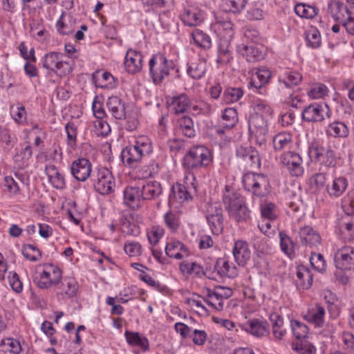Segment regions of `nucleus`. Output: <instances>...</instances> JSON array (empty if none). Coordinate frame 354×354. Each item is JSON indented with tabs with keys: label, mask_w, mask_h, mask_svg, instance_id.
Returning <instances> with one entry per match:
<instances>
[{
	"label": "nucleus",
	"mask_w": 354,
	"mask_h": 354,
	"mask_svg": "<svg viewBox=\"0 0 354 354\" xmlns=\"http://www.w3.org/2000/svg\"><path fill=\"white\" fill-rule=\"evenodd\" d=\"M152 151V147L146 137L139 138L134 145L126 147L121 153L124 163L131 167H135L138 163Z\"/></svg>",
	"instance_id": "1"
},
{
	"label": "nucleus",
	"mask_w": 354,
	"mask_h": 354,
	"mask_svg": "<svg viewBox=\"0 0 354 354\" xmlns=\"http://www.w3.org/2000/svg\"><path fill=\"white\" fill-rule=\"evenodd\" d=\"M242 183L245 189L257 197H264L269 192L270 182L267 176L263 174L246 173L243 176Z\"/></svg>",
	"instance_id": "2"
},
{
	"label": "nucleus",
	"mask_w": 354,
	"mask_h": 354,
	"mask_svg": "<svg viewBox=\"0 0 354 354\" xmlns=\"http://www.w3.org/2000/svg\"><path fill=\"white\" fill-rule=\"evenodd\" d=\"M211 162L210 151L202 145L192 147L183 158V165L188 169L205 167Z\"/></svg>",
	"instance_id": "3"
},
{
	"label": "nucleus",
	"mask_w": 354,
	"mask_h": 354,
	"mask_svg": "<svg viewBox=\"0 0 354 354\" xmlns=\"http://www.w3.org/2000/svg\"><path fill=\"white\" fill-rule=\"evenodd\" d=\"M149 66L153 82L156 84H158L169 75V71L173 68L174 64L171 60H168L164 55L157 54L150 59Z\"/></svg>",
	"instance_id": "4"
},
{
	"label": "nucleus",
	"mask_w": 354,
	"mask_h": 354,
	"mask_svg": "<svg viewBox=\"0 0 354 354\" xmlns=\"http://www.w3.org/2000/svg\"><path fill=\"white\" fill-rule=\"evenodd\" d=\"M93 187L101 194H109L113 191L115 183L111 171L106 167L97 168L91 176Z\"/></svg>",
	"instance_id": "5"
},
{
	"label": "nucleus",
	"mask_w": 354,
	"mask_h": 354,
	"mask_svg": "<svg viewBox=\"0 0 354 354\" xmlns=\"http://www.w3.org/2000/svg\"><path fill=\"white\" fill-rule=\"evenodd\" d=\"M248 130L252 138L259 145L266 143L268 132L266 120L259 113L251 115L248 119Z\"/></svg>",
	"instance_id": "6"
},
{
	"label": "nucleus",
	"mask_w": 354,
	"mask_h": 354,
	"mask_svg": "<svg viewBox=\"0 0 354 354\" xmlns=\"http://www.w3.org/2000/svg\"><path fill=\"white\" fill-rule=\"evenodd\" d=\"M204 212L207 222L213 234L218 235L223 230V209L218 203H208Z\"/></svg>",
	"instance_id": "7"
},
{
	"label": "nucleus",
	"mask_w": 354,
	"mask_h": 354,
	"mask_svg": "<svg viewBox=\"0 0 354 354\" xmlns=\"http://www.w3.org/2000/svg\"><path fill=\"white\" fill-rule=\"evenodd\" d=\"M308 155L326 167H334L336 164L335 153L330 146L313 145L308 149Z\"/></svg>",
	"instance_id": "8"
},
{
	"label": "nucleus",
	"mask_w": 354,
	"mask_h": 354,
	"mask_svg": "<svg viewBox=\"0 0 354 354\" xmlns=\"http://www.w3.org/2000/svg\"><path fill=\"white\" fill-rule=\"evenodd\" d=\"M331 112L326 104L314 103L306 106L302 111V119L307 122H322L330 117Z\"/></svg>",
	"instance_id": "9"
},
{
	"label": "nucleus",
	"mask_w": 354,
	"mask_h": 354,
	"mask_svg": "<svg viewBox=\"0 0 354 354\" xmlns=\"http://www.w3.org/2000/svg\"><path fill=\"white\" fill-rule=\"evenodd\" d=\"M280 159L291 176H301L304 174L303 160L299 153L288 151L282 154Z\"/></svg>",
	"instance_id": "10"
},
{
	"label": "nucleus",
	"mask_w": 354,
	"mask_h": 354,
	"mask_svg": "<svg viewBox=\"0 0 354 354\" xmlns=\"http://www.w3.org/2000/svg\"><path fill=\"white\" fill-rule=\"evenodd\" d=\"M61 279V270L53 265H48L45 267L36 283L39 288L44 289L57 285Z\"/></svg>",
	"instance_id": "11"
},
{
	"label": "nucleus",
	"mask_w": 354,
	"mask_h": 354,
	"mask_svg": "<svg viewBox=\"0 0 354 354\" xmlns=\"http://www.w3.org/2000/svg\"><path fill=\"white\" fill-rule=\"evenodd\" d=\"M239 51L250 62L262 60L266 55L265 47L260 43L241 44Z\"/></svg>",
	"instance_id": "12"
},
{
	"label": "nucleus",
	"mask_w": 354,
	"mask_h": 354,
	"mask_svg": "<svg viewBox=\"0 0 354 354\" xmlns=\"http://www.w3.org/2000/svg\"><path fill=\"white\" fill-rule=\"evenodd\" d=\"M335 263L337 268L342 270L354 269V248L345 246L338 250L335 255Z\"/></svg>",
	"instance_id": "13"
},
{
	"label": "nucleus",
	"mask_w": 354,
	"mask_h": 354,
	"mask_svg": "<svg viewBox=\"0 0 354 354\" xmlns=\"http://www.w3.org/2000/svg\"><path fill=\"white\" fill-rule=\"evenodd\" d=\"M71 170L72 175L79 181L84 182L92 176V165L84 158L74 160L71 166Z\"/></svg>",
	"instance_id": "14"
},
{
	"label": "nucleus",
	"mask_w": 354,
	"mask_h": 354,
	"mask_svg": "<svg viewBox=\"0 0 354 354\" xmlns=\"http://www.w3.org/2000/svg\"><path fill=\"white\" fill-rule=\"evenodd\" d=\"M142 55L140 52L129 50L124 62L126 71L130 74L140 72L142 68Z\"/></svg>",
	"instance_id": "15"
},
{
	"label": "nucleus",
	"mask_w": 354,
	"mask_h": 354,
	"mask_svg": "<svg viewBox=\"0 0 354 354\" xmlns=\"http://www.w3.org/2000/svg\"><path fill=\"white\" fill-rule=\"evenodd\" d=\"M245 331L255 337H262L269 333V324L265 320L252 319L243 324Z\"/></svg>",
	"instance_id": "16"
},
{
	"label": "nucleus",
	"mask_w": 354,
	"mask_h": 354,
	"mask_svg": "<svg viewBox=\"0 0 354 354\" xmlns=\"http://www.w3.org/2000/svg\"><path fill=\"white\" fill-rule=\"evenodd\" d=\"M233 255L238 265L244 266L251 257V251L248 244L243 241L235 242L233 248Z\"/></svg>",
	"instance_id": "17"
},
{
	"label": "nucleus",
	"mask_w": 354,
	"mask_h": 354,
	"mask_svg": "<svg viewBox=\"0 0 354 354\" xmlns=\"http://www.w3.org/2000/svg\"><path fill=\"white\" fill-rule=\"evenodd\" d=\"M299 236L302 244L308 245L310 247L317 246L321 242L319 234L312 227L306 225L299 229Z\"/></svg>",
	"instance_id": "18"
},
{
	"label": "nucleus",
	"mask_w": 354,
	"mask_h": 354,
	"mask_svg": "<svg viewBox=\"0 0 354 354\" xmlns=\"http://www.w3.org/2000/svg\"><path fill=\"white\" fill-rule=\"evenodd\" d=\"M349 9L338 0H330L328 4V12L335 21L340 23L351 14Z\"/></svg>",
	"instance_id": "19"
},
{
	"label": "nucleus",
	"mask_w": 354,
	"mask_h": 354,
	"mask_svg": "<svg viewBox=\"0 0 354 354\" xmlns=\"http://www.w3.org/2000/svg\"><path fill=\"white\" fill-rule=\"evenodd\" d=\"M106 106L112 116L117 120H123L126 117L125 105L121 99L117 96L108 98Z\"/></svg>",
	"instance_id": "20"
},
{
	"label": "nucleus",
	"mask_w": 354,
	"mask_h": 354,
	"mask_svg": "<svg viewBox=\"0 0 354 354\" xmlns=\"http://www.w3.org/2000/svg\"><path fill=\"white\" fill-rule=\"evenodd\" d=\"M214 271L221 277L229 278H234L238 274L236 267L225 258H220L216 261Z\"/></svg>",
	"instance_id": "21"
},
{
	"label": "nucleus",
	"mask_w": 354,
	"mask_h": 354,
	"mask_svg": "<svg viewBox=\"0 0 354 354\" xmlns=\"http://www.w3.org/2000/svg\"><path fill=\"white\" fill-rule=\"evenodd\" d=\"M142 200L141 190L138 187H127L124 191V203L130 207L136 209L140 207Z\"/></svg>",
	"instance_id": "22"
},
{
	"label": "nucleus",
	"mask_w": 354,
	"mask_h": 354,
	"mask_svg": "<svg viewBox=\"0 0 354 354\" xmlns=\"http://www.w3.org/2000/svg\"><path fill=\"white\" fill-rule=\"evenodd\" d=\"M181 19L188 26H196L203 21V16L198 8L189 7L181 14Z\"/></svg>",
	"instance_id": "23"
},
{
	"label": "nucleus",
	"mask_w": 354,
	"mask_h": 354,
	"mask_svg": "<svg viewBox=\"0 0 354 354\" xmlns=\"http://www.w3.org/2000/svg\"><path fill=\"white\" fill-rule=\"evenodd\" d=\"M124 337L129 346L140 347L144 351L149 350V344L148 339L140 333L126 330Z\"/></svg>",
	"instance_id": "24"
},
{
	"label": "nucleus",
	"mask_w": 354,
	"mask_h": 354,
	"mask_svg": "<svg viewBox=\"0 0 354 354\" xmlns=\"http://www.w3.org/2000/svg\"><path fill=\"white\" fill-rule=\"evenodd\" d=\"M140 190L143 201L155 199L162 192L161 184L156 180L147 182Z\"/></svg>",
	"instance_id": "25"
},
{
	"label": "nucleus",
	"mask_w": 354,
	"mask_h": 354,
	"mask_svg": "<svg viewBox=\"0 0 354 354\" xmlns=\"http://www.w3.org/2000/svg\"><path fill=\"white\" fill-rule=\"evenodd\" d=\"M46 174L48 176L49 182L53 187L62 189L65 187V180L55 165H50L46 167Z\"/></svg>",
	"instance_id": "26"
},
{
	"label": "nucleus",
	"mask_w": 354,
	"mask_h": 354,
	"mask_svg": "<svg viewBox=\"0 0 354 354\" xmlns=\"http://www.w3.org/2000/svg\"><path fill=\"white\" fill-rule=\"evenodd\" d=\"M325 309L319 304L308 310L305 315V319L317 327H322L324 323Z\"/></svg>",
	"instance_id": "27"
},
{
	"label": "nucleus",
	"mask_w": 354,
	"mask_h": 354,
	"mask_svg": "<svg viewBox=\"0 0 354 354\" xmlns=\"http://www.w3.org/2000/svg\"><path fill=\"white\" fill-rule=\"evenodd\" d=\"M75 20L69 15H62L58 19L56 27L61 35H69L75 29Z\"/></svg>",
	"instance_id": "28"
},
{
	"label": "nucleus",
	"mask_w": 354,
	"mask_h": 354,
	"mask_svg": "<svg viewBox=\"0 0 354 354\" xmlns=\"http://www.w3.org/2000/svg\"><path fill=\"white\" fill-rule=\"evenodd\" d=\"M165 252L169 257L181 259L185 255L188 256L187 248L180 241L168 243L165 246Z\"/></svg>",
	"instance_id": "29"
},
{
	"label": "nucleus",
	"mask_w": 354,
	"mask_h": 354,
	"mask_svg": "<svg viewBox=\"0 0 354 354\" xmlns=\"http://www.w3.org/2000/svg\"><path fill=\"white\" fill-rule=\"evenodd\" d=\"M192 198L187 188L181 184L177 183L172 186L169 196V203L176 201L180 203L188 201Z\"/></svg>",
	"instance_id": "30"
},
{
	"label": "nucleus",
	"mask_w": 354,
	"mask_h": 354,
	"mask_svg": "<svg viewBox=\"0 0 354 354\" xmlns=\"http://www.w3.org/2000/svg\"><path fill=\"white\" fill-rule=\"evenodd\" d=\"M170 106L176 113H182L191 106V101L187 95L180 94L171 97Z\"/></svg>",
	"instance_id": "31"
},
{
	"label": "nucleus",
	"mask_w": 354,
	"mask_h": 354,
	"mask_svg": "<svg viewBox=\"0 0 354 354\" xmlns=\"http://www.w3.org/2000/svg\"><path fill=\"white\" fill-rule=\"evenodd\" d=\"M297 278L296 284L302 289H308L313 281L311 272L304 267L297 268Z\"/></svg>",
	"instance_id": "32"
},
{
	"label": "nucleus",
	"mask_w": 354,
	"mask_h": 354,
	"mask_svg": "<svg viewBox=\"0 0 354 354\" xmlns=\"http://www.w3.org/2000/svg\"><path fill=\"white\" fill-rule=\"evenodd\" d=\"M243 200V197L239 194L231 190L228 186L225 187L223 195V202L229 214L231 213V209H232L234 205H236L237 202L240 203Z\"/></svg>",
	"instance_id": "33"
},
{
	"label": "nucleus",
	"mask_w": 354,
	"mask_h": 354,
	"mask_svg": "<svg viewBox=\"0 0 354 354\" xmlns=\"http://www.w3.org/2000/svg\"><path fill=\"white\" fill-rule=\"evenodd\" d=\"M206 72L205 62L200 59L187 64V73L194 80H199L204 76Z\"/></svg>",
	"instance_id": "34"
},
{
	"label": "nucleus",
	"mask_w": 354,
	"mask_h": 354,
	"mask_svg": "<svg viewBox=\"0 0 354 354\" xmlns=\"http://www.w3.org/2000/svg\"><path fill=\"white\" fill-rule=\"evenodd\" d=\"M326 131L327 135L335 138H346L349 133L348 127L344 122L339 121L330 123Z\"/></svg>",
	"instance_id": "35"
},
{
	"label": "nucleus",
	"mask_w": 354,
	"mask_h": 354,
	"mask_svg": "<svg viewBox=\"0 0 354 354\" xmlns=\"http://www.w3.org/2000/svg\"><path fill=\"white\" fill-rule=\"evenodd\" d=\"M77 290V285L74 278L67 277L64 279L60 286L58 287L57 294L66 295L71 297H73Z\"/></svg>",
	"instance_id": "36"
},
{
	"label": "nucleus",
	"mask_w": 354,
	"mask_h": 354,
	"mask_svg": "<svg viewBox=\"0 0 354 354\" xmlns=\"http://www.w3.org/2000/svg\"><path fill=\"white\" fill-rule=\"evenodd\" d=\"M230 216L234 218L237 222L245 221L250 216V212L245 204V201H241L240 203L237 202L236 205H234Z\"/></svg>",
	"instance_id": "37"
},
{
	"label": "nucleus",
	"mask_w": 354,
	"mask_h": 354,
	"mask_svg": "<svg viewBox=\"0 0 354 354\" xmlns=\"http://www.w3.org/2000/svg\"><path fill=\"white\" fill-rule=\"evenodd\" d=\"M269 318L272 326L274 336L278 339H281L286 333V329L283 328V318L276 313H271Z\"/></svg>",
	"instance_id": "38"
},
{
	"label": "nucleus",
	"mask_w": 354,
	"mask_h": 354,
	"mask_svg": "<svg viewBox=\"0 0 354 354\" xmlns=\"http://www.w3.org/2000/svg\"><path fill=\"white\" fill-rule=\"evenodd\" d=\"M348 183L344 178H337L333 181L331 187L326 186V190L331 196L338 197L346 190Z\"/></svg>",
	"instance_id": "39"
},
{
	"label": "nucleus",
	"mask_w": 354,
	"mask_h": 354,
	"mask_svg": "<svg viewBox=\"0 0 354 354\" xmlns=\"http://www.w3.org/2000/svg\"><path fill=\"white\" fill-rule=\"evenodd\" d=\"M270 76L271 73L268 69L266 68H260L253 75L250 84L256 88H260L268 83Z\"/></svg>",
	"instance_id": "40"
},
{
	"label": "nucleus",
	"mask_w": 354,
	"mask_h": 354,
	"mask_svg": "<svg viewBox=\"0 0 354 354\" xmlns=\"http://www.w3.org/2000/svg\"><path fill=\"white\" fill-rule=\"evenodd\" d=\"M233 24L230 20H221L218 21L214 24V28L225 39H231L234 35Z\"/></svg>",
	"instance_id": "41"
},
{
	"label": "nucleus",
	"mask_w": 354,
	"mask_h": 354,
	"mask_svg": "<svg viewBox=\"0 0 354 354\" xmlns=\"http://www.w3.org/2000/svg\"><path fill=\"white\" fill-rule=\"evenodd\" d=\"M302 80L301 75L297 71H287L282 76L279 77V82H282L286 87L290 88L298 85Z\"/></svg>",
	"instance_id": "42"
},
{
	"label": "nucleus",
	"mask_w": 354,
	"mask_h": 354,
	"mask_svg": "<svg viewBox=\"0 0 354 354\" xmlns=\"http://www.w3.org/2000/svg\"><path fill=\"white\" fill-rule=\"evenodd\" d=\"M339 232L342 239L346 241L354 239V221L342 220L339 223Z\"/></svg>",
	"instance_id": "43"
},
{
	"label": "nucleus",
	"mask_w": 354,
	"mask_h": 354,
	"mask_svg": "<svg viewBox=\"0 0 354 354\" xmlns=\"http://www.w3.org/2000/svg\"><path fill=\"white\" fill-rule=\"evenodd\" d=\"M292 347L299 354H315L316 352L315 347L306 338L293 342Z\"/></svg>",
	"instance_id": "44"
},
{
	"label": "nucleus",
	"mask_w": 354,
	"mask_h": 354,
	"mask_svg": "<svg viewBox=\"0 0 354 354\" xmlns=\"http://www.w3.org/2000/svg\"><path fill=\"white\" fill-rule=\"evenodd\" d=\"M223 126L226 129H232L238 122V113L234 108H227L222 115Z\"/></svg>",
	"instance_id": "45"
},
{
	"label": "nucleus",
	"mask_w": 354,
	"mask_h": 354,
	"mask_svg": "<svg viewBox=\"0 0 354 354\" xmlns=\"http://www.w3.org/2000/svg\"><path fill=\"white\" fill-rule=\"evenodd\" d=\"M318 10L316 7L304 3L297 4L295 7V11L297 15L307 19H312L315 17L318 13Z\"/></svg>",
	"instance_id": "46"
},
{
	"label": "nucleus",
	"mask_w": 354,
	"mask_h": 354,
	"mask_svg": "<svg viewBox=\"0 0 354 354\" xmlns=\"http://www.w3.org/2000/svg\"><path fill=\"white\" fill-rule=\"evenodd\" d=\"M243 95V91L240 87L227 88L223 93V99L226 104L234 103L239 101Z\"/></svg>",
	"instance_id": "47"
},
{
	"label": "nucleus",
	"mask_w": 354,
	"mask_h": 354,
	"mask_svg": "<svg viewBox=\"0 0 354 354\" xmlns=\"http://www.w3.org/2000/svg\"><path fill=\"white\" fill-rule=\"evenodd\" d=\"M194 43L203 48H209L212 46L209 36L199 29H196L192 33Z\"/></svg>",
	"instance_id": "48"
},
{
	"label": "nucleus",
	"mask_w": 354,
	"mask_h": 354,
	"mask_svg": "<svg viewBox=\"0 0 354 354\" xmlns=\"http://www.w3.org/2000/svg\"><path fill=\"white\" fill-rule=\"evenodd\" d=\"M180 130L182 133L188 138H192L195 136L194 129V122L191 118L184 116L178 120Z\"/></svg>",
	"instance_id": "49"
},
{
	"label": "nucleus",
	"mask_w": 354,
	"mask_h": 354,
	"mask_svg": "<svg viewBox=\"0 0 354 354\" xmlns=\"http://www.w3.org/2000/svg\"><path fill=\"white\" fill-rule=\"evenodd\" d=\"M24 257L30 261H37L41 258V252L34 245L26 244L22 246Z\"/></svg>",
	"instance_id": "50"
},
{
	"label": "nucleus",
	"mask_w": 354,
	"mask_h": 354,
	"mask_svg": "<svg viewBox=\"0 0 354 354\" xmlns=\"http://www.w3.org/2000/svg\"><path fill=\"white\" fill-rule=\"evenodd\" d=\"M292 142V135L288 132H281L273 138V145L275 149L281 150L288 147Z\"/></svg>",
	"instance_id": "51"
},
{
	"label": "nucleus",
	"mask_w": 354,
	"mask_h": 354,
	"mask_svg": "<svg viewBox=\"0 0 354 354\" xmlns=\"http://www.w3.org/2000/svg\"><path fill=\"white\" fill-rule=\"evenodd\" d=\"M290 326L292 333L296 337L297 340L306 339L308 333V326L297 320H292Z\"/></svg>",
	"instance_id": "52"
},
{
	"label": "nucleus",
	"mask_w": 354,
	"mask_h": 354,
	"mask_svg": "<svg viewBox=\"0 0 354 354\" xmlns=\"http://www.w3.org/2000/svg\"><path fill=\"white\" fill-rule=\"evenodd\" d=\"M59 55L60 54L56 52H51L46 54L43 58V67L53 72L54 68L57 66L58 62L60 60Z\"/></svg>",
	"instance_id": "53"
},
{
	"label": "nucleus",
	"mask_w": 354,
	"mask_h": 354,
	"mask_svg": "<svg viewBox=\"0 0 354 354\" xmlns=\"http://www.w3.org/2000/svg\"><path fill=\"white\" fill-rule=\"evenodd\" d=\"M32 148L28 145L21 151L15 155L14 159L19 168H23L27 165V162L32 157Z\"/></svg>",
	"instance_id": "54"
},
{
	"label": "nucleus",
	"mask_w": 354,
	"mask_h": 354,
	"mask_svg": "<svg viewBox=\"0 0 354 354\" xmlns=\"http://www.w3.org/2000/svg\"><path fill=\"white\" fill-rule=\"evenodd\" d=\"M246 3L247 0H222L224 8L234 13L240 12Z\"/></svg>",
	"instance_id": "55"
},
{
	"label": "nucleus",
	"mask_w": 354,
	"mask_h": 354,
	"mask_svg": "<svg viewBox=\"0 0 354 354\" xmlns=\"http://www.w3.org/2000/svg\"><path fill=\"white\" fill-rule=\"evenodd\" d=\"M159 171L158 165L154 161L150 162L149 164L143 165L140 170V177L147 178L154 177Z\"/></svg>",
	"instance_id": "56"
},
{
	"label": "nucleus",
	"mask_w": 354,
	"mask_h": 354,
	"mask_svg": "<svg viewBox=\"0 0 354 354\" xmlns=\"http://www.w3.org/2000/svg\"><path fill=\"white\" fill-rule=\"evenodd\" d=\"M306 39L308 46L313 48H317L321 46V35L315 28H312L306 32Z\"/></svg>",
	"instance_id": "57"
},
{
	"label": "nucleus",
	"mask_w": 354,
	"mask_h": 354,
	"mask_svg": "<svg viewBox=\"0 0 354 354\" xmlns=\"http://www.w3.org/2000/svg\"><path fill=\"white\" fill-rule=\"evenodd\" d=\"M250 153L245 158V160H243L245 166L249 169L259 168L261 165V160L259 152L253 148L250 152Z\"/></svg>",
	"instance_id": "58"
},
{
	"label": "nucleus",
	"mask_w": 354,
	"mask_h": 354,
	"mask_svg": "<svg viewBox=\"0 0 354 354\" xmlns=\"http://www.w3.org/2000/svg\"><path fill=\"white\" fill-rule=\"evenodd\" d=\"M310 261L312 266L317 271L322 272L326 270V261L322 254L312 252Z\"/></svg>",
	"instance_id": "59"
},
{
	"label": "nucleus",
	"mask_w": 354,
	"mask_h": 354,
	"mask_svg": "<svg viewBox=\"0 0 354 354\" xmlns=\"http://www.w3.org/2000/svg\"><path fill=\"white\" fill-rule=\"evenodd\" d=\"M328 94V88L323 84H315L308 92L310 97L313 99L322 98Z\"/></svg>",
	"instance_id": "60"
},
{
	"label": "nucleus",
	"mask_w": 354,
	"mask_h": 354,
	"mask_svg": "<svg viewBox=\"0 0 354 354\" xmlns=\"http://www.w3.org/2000/svg\"><path fill=\"white\" fill-rule=\"evenodd\" d=\"M164 220L167 226L172 231L178 229L180 221L179 216L177 213L174 212H168L164 216Z\"/></svg>",
	"instance_id": "61"
},
{
	"label": "nucleus",
	"mask_w": 354,
	"mask_h": 354,
	"mask_svg": "<svg viewBox=\"0 0 354 354\" xmlns=\"http://www.w3.org/2000/svg\"><path fill=\"white\" fill-rule=\"evenodd\" d=\"M310 182L312 187H315L317 190H321L326 186V176L324 173H317L310 178Z\"/></svg>",
	"instance_id": "62"
},
{
	"label": "nucleus",
	"mask_w": 354,
	"mask_h": 354,
	"mask_svg": "<svg viewBox=\"0 0 354 354\" xmlns=\"http://www.w3.org/2000/svg\"><path fill=\"white\" fill-rule=\"evenodd\" d=\"M4 185L8 192L12 194H17L21 189V184L13 176H6L4 178Z\"/></svg>",
	"instance_id": "63"
},
{
	"label": "nucleus",
	"mask_w": 354,
	"mask_h": 354,
	"mask_svg": "<svg viewBox=\"0 0 354 354\" xmlns=\"http://www.w3.org/2000/svg\"><path fill=\"white\" fill-rule=\"evenodd\" d=\"M279 236L281 250L287 254H292L294 251V243L290 237L282 232L279 233Z\"/></svg>",
	"instance_id": "64"
}]
</instances>
